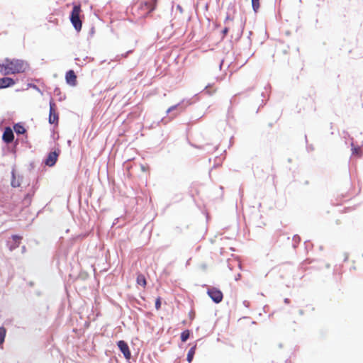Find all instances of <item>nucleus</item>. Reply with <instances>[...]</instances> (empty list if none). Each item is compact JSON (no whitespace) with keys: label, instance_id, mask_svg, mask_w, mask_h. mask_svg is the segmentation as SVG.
Returning <instances> with one entry per match:
<instances>
[{"label":"nucleus","instance_id":"aec40b11","mask_svg":"<svg viewBox=\"0 0 363 363\" xmlns=\"http://www.w3.org/2000/svg\"><path fill=\"white\" fill-rule=\"evenodd\" d=\"M132 52V50H129L128 52H126L125 54H122L121 55H117L114 60L115 61H118L120 60L121 58H123V57H126L129 53H130Z\"/></svg>","mask_w":363,"mask_h":363},{"label":"nucleus","instance_id":"f3484780","mask_svg":"<svg viewBox=\"0 0 363 363\" xmlns=\"http://www.w3.org/2000/svg\"><path fill=\"white\" fill-rule=\"evenodd\" d=\"M189 336L190 331L189 330H186L181 333V340L184 342L189 339Z\"/></svg>","mask_w":363,"mask_h":363},{"label":"nucleus","instance_id":"5701e85b","mask_svg":"<svg viewBox=\"0 0 363 363\" xmlns=\"http://www.w3.org/2000/svg\"><path fill=\"white\" fill-rule=\"evenodd\" d=\"M228 28H225L223 30V31H222V33H223V35H226V34L228 33Z\"/></svg>","mask_w":363,"mask_h":363},{"label":"nucleus","instance_id":"6ab92c4d","mask_svg":"<svg viewBox=\"0 0 363 363\" xmlns=\"http://www.w3.org/2000/svg\"><path fill=\"white\" fill-rule=\"evenodd\" d=\"M11 186L13 187H18L20 186V182H18V180L16 179L13 172H12Z\"/></svg>","mask_w":363,"mask_h":363},{"label":"nucleus","instance_id":"4468645a","mask_svg":"<svg viewBox=\"0 0 363 363\" xmlns=\"http://www.w3.org/2000/svg\"><path fill=\"white\" fill-rule=\"evenodd\" d=\"M196 345H194L188 352L187 361L191 363L196 352Z\"/></svg>","mask_w":363,"mask_h":363},{"label":"nucleus","instance_id":"f03ea898","mask_svg":"<svg viewBox=\"0 0 363 363\" xmlns=\"http://www.w3.org/2000/svg\"><path fill=\"white\" fill-rule=\"evenodd\" d=\"M80 11L81 9L79 6H74L70 15L71 22L74 28L78 31L82 28V21L79 18Z\"/></svg>","mask_w":363,"mask_h":363},{"label":"nucleus","instance_id":"0eeeda50","mask_svg":"<svg viewBox=\"0 0 363 363\" xmlns=\"http://www.w3.org/2000/svg\"><path fill=\"white\" fill-rule=\"evenodd\" d=\"M155 4L156 0H149L148 1H145L141 4V9H143L146 14H148L155 9Z\"/></svg>","mask_w":363,"mask_h":363},{"label":"nucleus","instance_id":"9d476101","mask_svg":"<svg viewBox=\"0 0 363 363\" xmlns=\"http://www.w3.org/2000/svg\"><path fill=\"white\" fill-rule=\"evenodd\" d=\"M15 84V81L10 77H3L0 79V89H5L12 86Z\"/></svg>","mask_w":363,"mask_h":363},{"label":"nucleus","instance_id":"2eb2a0df","mask_svg":"<svg viewBox=\"0 0 363 363\" xmlns=\"http://www.w3.org/2000/svg\"><path fill=\"white\" fill-rule=\"evenodd\" d=\"M14 131L16 134H23L26 132L25 128L20 123H17L13 126Z\"/></svg>","mask_w":363,"mask_h":363},{"label":"nucleus","instance_id":"423d86ee","mask_svg":"<svg viewBox=\"0 0 363 363\" xmlns=\"http://www.w3.org/2000/svg\"><path fill=\"white\" fill-rule=\"evenodd\" d=\"M117 345L121 352L123 354L125 358L126 359H130L131 357V353L128 344L123 340H120L118 342Z\"/></svg>","mask_w":363,"mask_h":363},{"label":"nucleus","instance_id":"9b49d317","mask_svg":"<svg viewBox=\"0 0 363 363\" xmlns=\"http://www.w3.org/2000/svg\"><path fill=\"white\" fill-rule=\"evenodd\" d=\"M185 106L184 105V101H182L176 105L172 106L167 110V113H171L174 111H178V112H182L184 110Z\"/></svg>","mask_w":363,"mask_h":363},{"label":"nucleus","instance_id":"4be33fe9","mask_svg":"<svg viewBox=\"0 0 363 363\" xmlns=\"http://www.w3.org/2000/svg\"><path fill=\"white\" fill-rule=\"evenodd\" d=\"M161 307V298L158 297L155 301V308L157 310H159Z\"/></svg>","mask_w":363,"mask_h":363},{"label":"nucleus","instance_id":"b1692460","mask_svg":"<svg viewBox=\"0 0 363 363\" xmlns=\"http://www.w3.org/2000/svg\"><path fill=\"white\" fill-rule=\"evenodd\" d=\"M32 87H33L34 89H35L38 91H40V89L38 88V86L36 85H33Z\"/></svg>","mask_w":363,"mask_h":363},{"label":"nucleus","instance_id":"1a4fd4ad","mask_svg":"<svg viewBox=\"0 0 363 363\" xmlns=\"http://www.w3.org/2000/svg\"><path fill=\"white\" fill-rule=\"evenodd\" d=\"M14 135L10 128H6L3 133L2 139L6 143H10L13 140Z\"/></svg>","mask_w":363,"mask_h":363},{"label":"nucleus","instance_id":"dca6fc26","mask_svg":"<svg viewBox=\"0 0 363 363\" xmlns=\"http://www.w3.org/2000/svg\"><path fill=\"white\" fill-rule=\"evenodd\" d=\"M6 330L5 328L0 327V346L4 343L6 337Z\"/></svg>","mask_w":363,"mask_h":363},{"label":"nucleus","instance_id":"f257e3e1","mask_svg":"<svg viewBox=\"0 0 363 363\" xmlns=\"http://www.w3.org/2000/svg\"><path fill=\"white\" fill-rule=\"evenodd\" d=\"M28 68V63L22 60L5 59L2 63H0V72L4 75L23 73Z\"/></svg>","mask_w":363,"mask_h":363},{"label":"nucleus","instance_id":"6e6552de","mask_svg":"<svg viewBox=\"0 0 363 363\" xmlns=\"http://www.w3.org/2000/svg\"><path fill=\"white\" fill-rule=\"evenodd\" d=\"M66 82L71 86H75L77 83V76L73 70H69L65 76Z\"/></svg>","mask_w":363,"mask_h":363},{"label":"nucleus","instance_id":"ddd939ff","mask_svg":"<svg viewBox=\"0 0 363 363\" xmlns=\"http://www.w3.org/2000/svg\"><path fill=\"white\" fill-rule=\"evenodd\" d=\"M136 283L145 289L147 285L145 277L143 274L138 273L137 274Z\"/></svg>","mask_w":363,"mask_h":363},{"label":"nucleus","instance_id":"a211bd4d","mask_svg":"<svg viewBox=\"0 0 363 363\" xmlns=\"http://www.w3.org/2000/svg\"><path fill=\"white\" fill-rule=\"evenodd\" d=\"M259 0H252V6L255 12H257L259 8Z\"/></svg>","mask_w":363,"mask_h":363},{"label":"nucleus","instance_id":"f8f14e48","mask_svg":"<svg viewBox=\"0 0 363 363\" xmlns=\"http://www.w3.org/2000/svg\"><path fill=\"white\" fill-rule=\"evenodd\" d=\"M351 147L352 156H356L358 157H361L362 156L363 152L360 147H355L353 142L351 143Z\"/></svg>","mask_w":363,"mask_h":363},{"label":"nucleus","instance_id":"39448f33","mask_svg":"<svg viewBox=\"0 0 363 363\" xmlns=\"http://www.w3.org/2000/svg\"><path fill=\"white\" fill-rule=\"evenodd\" d=\"M59 153L60 150L50 152L45 160V164L49 167L54 166L57 160Z\"/></svg>","mask_w":363,"mask_h":363},{"label":"nucleus","instance_id":"412c9836","mask_svg":"<svg viewBox=\"0 0 363 363\" xmlns=\"http://www.w3.org/2000/svg\"><path fill=\"white\" fill-rule=\"evenodd\" d=\"M12 238L17 243V246H18L22 238L21 236L15 235L12 236Z\"/></svg>","mask_w":363,"mask_h":363},{"label":"nucleus","instance_id":"7ed1b4c3","mask_svg":"<svg viewBox=\"0 0 363 363\" xmlns=\"http://www.w3.org/2000/svg\"><path fill=\"white\" fill-rule=\"evenodd\" d=\"M208 295L216 303L222 301L223 295L220 290L216 287H210L207 290Z\"/></svg>","mask_w":363,"mask_h":363},{"label":"nucleus","instance_id":"20e7f679","mask_svg":"<svg viewBox=\"0 0 363 363\" xmlns=\"http://www.w3.org/2000/svg\"><path fill=\"white\" fill-rule=\"evenodd\" d=\"M56 105L51 100L50 101V113H49V123L50 124H57L58 123V113L55 109Z\"/></svg>","mask_w":363,"mask_h":363}]
</instances>
